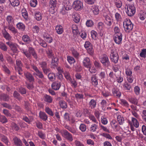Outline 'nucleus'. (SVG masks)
I'll return each mask as SVG.
<instances>
[{"label": "nucleus", "instance_id": "22", "mask_svg": "<svg viewBox=\"0 0 146 146\" xmlns=\"http://www.w3.org/2000/svg\"><path fill=\"white\" fill-rule=\"evenodd\" d=\"M51 62V65L53 66L54 67H56L57 64L58 60V59L56 56H53Z\"/></svg>", "mask_w": 146, "mask_h": 146}, {"label": "nucleus", "instance_id": "29", "mask_svg": "<svg viewBox=\"0 0 146 146\" xmlns=\"http://www.w3.org/2000/svg\"><path fill=\"white\" fill-rule=\"evenodd\" d=\"M47 56L48 58H51L54 56V53L50 48H48L46 51Z\"/></svg>", "mask_w": 146, "mask_h": 146}, {"label": "nucleus", "instance_id": "53", "mask_svg": "<svg viewBox=\"0 0 146 146\" xmlns=\"http://www.w3.org/2000/svg\"><path fill=\"white\" fill-rule=\"evenodd\" d=\"M0 122L3 123H5L8 122V120L6 117L3 115H0Z\"/></svg>", "mask_w": 146, "mask_h": 146}, {"label": "nucleus", "instance_id": "36", "mask_svg": "<svg viewBox=\"0 0 146 146\" xmlns=\"http://www.w3.org/2000/svg\"><path fill=\"white\" fill-rule=\"evenodd\" d=\"M21 13L22 15L24 18L26 20H27L28 18V14L25 8L23 9L21 11Z\"/></svg>", "mask_w": 146, "mask_h": 146}, {"label": "nucleus", "instance_id": "18", "mask_svg": "<svg viewBox=\"0 0 146 146\" xmlns=\"http://www.w3.org/2000/svg\"><path fill=\"white\" fill-rule=\"evenodd\" d=\"M23 40L25 44H28L31 42V39L29 36L26 35H24L22 37Z\"/></svg>", "mask_w": 146, "mask_h": 146}, {"label": "nucleus", "instance_id": "54", "mask_svg": "<svg viewBox=\"0 0 146 146\" xmlns=\"http://www.w3.org/2000/svg\"><path fill=\"white\" fill-rule=\"evenodd\" d=\"M69 81L72 84V86L73 87L75 88L77 87V83L76 81L74 79L71 78Z\"/></svg>", "mask_w": 146, "mask_h": 146}, {"label": "nucleus", "instance_id": "52", "mask_svg": "<svg viewBox=\"0 0 146 146\" xmlns=\"http://www.w3.org/2000/svg\"><path fill=\"white\" fill-rule=\"evenodd\" d=\"M86 50L87 52L88 53L90 56H93L94 54V50L93 48V46L88 48Z\"/></svg>", "mask_w": 146, "mask_h": 146}, {"label": "nucleus", "instance_id": "28", "mask_svg": "<svg viewBox=\"0 0 146 146\" xmlns=\"http://www.w3.org/2000/svg\"><path fill=\"white\" fill-rule=\"evenodd\" d=\"M17 28L19 29L21 31H24L25 28V27L24 24L23 23L19 22L16 25Z\"/></svg>", "mask_w": 146, "mask_h": 146}, {"label": "nucleus", "instance_id": "55", "mask_svg": "<svg viewBox=\"0 0 146 146\" xmlns=\"http://www.w3.org/2000/svg\"><path fill=\"white\" fill-rule=\"evenodd\" d=\"M98 127V125L96 124H93L91 125L90 128V131L92 132H95L96 131Z\"/></svg>", "mask_w": 146, "mask_h": 146}, {"label": "nucleus", "instance_id": "1", "mask_svg": "<svg viewBox=\"0 0 146 146\" xmlns=\"http://www.w3.org/2000/svg\"><path fill=\"white\" fill-rule=\"evenodd\" d=\"M6 20L7 21V26L5 27V28L7 27L8 29L14 34L17 33L18 32L17 31L14 27V17L11 15H8L6 18Z\"/></svg>", "mask_w": 146, "mask_h": 146}, {"label": "nucleus", "instance_id": "37", "mask_svg": "<svg viewBox=\"0 0 146 146\" xmlns=\"http://www.w3.org/2000/svg\"><path fill=\"white\" fill-rule=\"evenodd\" d=\"M48 77L49 80L52 81H53L55 80L56 74L53 73H50L48 75Z\"/></svg>", "mask_w": 146, "mask_h": 146}, {"label": "nucleus", "instance_id": "40", "mask_svg": "<svg viewBox=\"0 0 146 146\" xmlns=\"http://www.w3.org/2000/svg\"><path fill=\"white\" fill-rule=\"evenodd\" d=\"M125 73L127 76H132V70L131 68L128 66L126 67Z\"/></svg>", "mask_w": 146, "mask_h": 146}, {"label": "nucleus", "instance_id": "39", "mask_svg": "<svg viewBox=\"0 0 146 146\" xmlns=\"http://www.w3.org/2000/svg\"><path fill=\"white\" fill-rule=\"evenodd\" d=\"M117 120L119 124L120 125L123 124L124 121V118L120 115L117 116Z\"/></svg>", "mask_w": 146, "mask_h": 146}, {"label": "nucleus", "instance_id": "64", "mask_svg": "<svg viewBox=\"0 0 146 146\" xmlns=\"http://www.w3.org/2000/svg\"><path fill=\"white\" fill-rule=\"evenodd\" d=\"M141 116L143 121L146 122V110L143 111Z\"/></svg>", "mask_w": 146, "mask_h": 146}, {"label": "nucleus", "instance_id": "11", "mask_svg": "<svg viewBox=\"0 0 146 146\" xmlns=\"http://www.w3.org/2000/svg\"><path fill=\"white\" fill-rule=\"evenodd\" d=\"M122 36V34L114 35L113 39L115 42L118 44L121 43Z\"/></svg>", "mask_w": 146, "mask_h": 146}, {"label": "nucleus", "instance_id": "38", "mask_svg": "<svg viewBox=\"0 0 146 146\" xmlns=\"http://www.w3.org/2000/svg\"><path fill=\"white\" fill-rule=\"evenodd\" d=\"M62 7L68 11L70 10L72 8L71 4L69 2L65 3Z\"/></svg>", "mask_w": 146, "mask_h": 146}, {"label": "nucleus", "instance_id": "44", "mask_svg": "<svg viewBox=\"0 0 146 146\" xmlns=\"http://www.w3.org/2000/svg\"><path fill=\"white\" fill-rule=\"evenodd\" d=\"M42 15L39 12H36L35 13V18L37 21L40 20L42 18Z\"/></svg>", "mask_w": 146, "mask_h": 146}, {"label": "nucleus", "instance_id": "24", "mask_svg": "<svg viewBox=\"0 0 146 146\" xmlns=\"http://www.w3.org/2000/svg\"><path fill=\"white\" fill-rule=\"evenodd\" d=\"M0 99L4 101H8L9 100V96L5 94H0Z\"/></svg>", "mask_w": 146, "mask_h": 146}, {"label": "nucleus", "instance_id": "50", "mask_svg": "<svg viewBox=\"0 0 146 146\" xmlns=\"http://www.w3.org/2000/svg\"><path fill=\"white\" fill-rule=\"evenodd\" d=\"M1 140L6 145H8L9 143V139L7 137L4 135H2L1 137Z\"/></svg>", "mask_w": 146, "mask_h": 146}, {"label": "nucleus", "instance_id": "31", "mask_svg": "<svg viewBox=\"0 0 146 146\" xmlns=\"http://www.w3.org/2000/svg\"><path fill=\"white\" fill-rule=\"evenodd\" d=\"M11 129L13 131H17L19 129V127L15 123H12L11 125Z\"/></svg>", "mask_w": 146, "mask_h": 146}, {"label": "nucleus", "instance_id": "27", "mask_svg": "<svg viewBox=\"0 0 146 146\" xmlns=\"http://www.w3.org/2000/svg\"><path fill=\"white\" fill-rule=\"evenodd\" d=\"M138 16L141 20H143L146 18V13L142 11H140Z\"/></svg>", "mask_w": 146, "mask_h": 146}, {"label": "nucleus", "instance_id": "21", "mask_svg": "<svg viewBox=\"0 0 146 146\" xmlns=\"http://www.w3.org/2000/svg\"><path fill=\"white\" fill-rule=\"evenodd\" d=\"M112 93L113 96L117 98H119L121 96V92L117 89H113L112 90Z\"/></svg>", "mask_w": 146, "mask_h": 146}, {"label": "nucleus", "instance_id": "19", "mask_svg": "<svg viewBox=\"0 0 146 146\" xmlns=\"http://www.w3.org/2000/svg\"><path fill=\"white\" fill-rule=\"evenodd\" d=\"M44 38L45 39V40L48 43H51L53 41V38L52 37L47 33H45L43 36Z\"/></svg>", "mask_w": 146, "mask_h": 146}, {"label": "nucleus", "instance_id": "46", "mask_svg": "<svg viewBox=\"0 0 146 146\" xmlns=\"http://www.w3.org/2000/svg\"><path fill=\"white\" fill-rule=\"evenodd\" d=\"M128 100L132 104L135 105H137L138 104V100L135 98L131 97Z\"/></svg>", "mask_w": 146, "mask_h": 146}, {"label": "nucleus", "instance_id": "14", "mask_svg": "<svg viewBox=\"0 0 146 146\" xmlns=\"http://www.w3.org/2000/svg\"><path fill=\"white\" fill-rule=\"evenodd\" d=\"M61 86V84L60 82L55 81L53 82L51 84V87L54 90H58Z\"/></svg>", "mask_w": 146, "mask_h": 146}, {"label": "nucleus", "instance_id": "58", "mask_svg": "<svg viewBox=\"0 0 146 146\" xmlns=\"http://www.w3.org/2000/svg\"><path fill=\"white\" fill-rule=\"evenodd\" d=\"M36 73V75L39 78L42 79L44 80L45 78L44 76L41 71L39 70Z\"/></svg>", "mask_w": 146, "mask_h": 146}, {"label": "nucleus", "instance_id": "9", "mask_svg": "<svg viewBox=\"0 0 146 146\" xmlns=\"http://www.w3.org/2000/svg\"><path fill=\"white\" fill-rule=\"evenodd\" d=\"M82 63L84 66L86 68H90L92 66L91 62L90 61V58L88 57H86L84 59Z\"/></svg>", "mask_w": 146, "mask_h": 146}, {"label": "nucleus", "instance_id": "25", "mask_svg": "<svg viewBox=\"0 0 146 146\" xmlns=\"http://www.w3.org/2000/svg\"><path fill=\"white\" fill-rule=\"evenodd\" d=\"M22 119L28 123L30 124L33 121L34 118L32 116L30 117L29 118L26 116L23 115V116Z\"/></svg>", "mask_w": 146, "mask_h": 146}, {"label": "nucleus", "instance_id": "57", "mask_svg": "<svg viewBox=\"0 0 146 146\" xmlns=\"http://www.w3.org/2000/svg\"><path fill=\"white\" fill-rule=\"evenodd\" d=\"M3 113L7 117H11V114L9 111L6 109H3Z\"/></svg>", "mask_w": 146, "mask_h": 146}, {"label": "nucleus", "instance_id": "49", "mask_svg": "<svg viewBox=\"0 0 146 146\" xmlns=\"http://www.w3.org/2000/svg\"><path fill=\"white\" fill-rule=\"evenodd\" d=\"M114 35L122 34L121 32L120 29L119 27L117 26L115 27L114 28Z\"/></svg>", "mask_w": 146, "mask_h": 146}, {"label": "nucleus", "instance_id": "12", "mask_svg": "<svg viewBox=\"0 0 146 146\" xmlns=\"http://www.w3.org/2000/svg\"><path fill=\"white\" fill-rule=\"evenodd\" d=\"M24 75L26 79L28 80L29 82H31L34 81V78L32 74L30 72L27 71L25 72L24 73Z\"/></svg>", "mask_w": 146, "mask_h": 146}, {"label": "nucleus", "instance_id": "16", "mask_svg": "<svg viewBox=\"0 0 146 146\" xmlns=\"http://www.w3.org/2000/svg\"><path fill=\"white\" fill-rule=\"evenodd\" d=\"M2 33L3 36L6 40H11L12 37L5 29Z\"/></svg>", "mask_w": 146, "mask_h": 146}, {"label": "nucleus", "instance_id": "43", "mask_svg": "<svg viewBox=\"0 0 146 146\" xmlns=\"http://www.w3.org/2000/svg\"><path fill=\"white\" fill-rule=\"evenodd\" d=\"M60 107L62 108H66L67 107V103L64 100H60L59 102Z\"/></svg>", "mask_w": 146, "mask_h": 146}, {"label": "nucleus", "instance_id": "6", "mask_svg": "<svg viewBox=\"0 0 146 146\" xmlns=\"http://www.w3.org/2000/svg\"><path fill=\"white\" fill-rule=\"evenodd\" d=\"M100 60L103 65L108 66L110 64V62L109 60L107 55L106 54H102L100 58Z\"/></svg>", "mask_w": 146, "mask_h": 146}, {"label": "nucleus", "instance_id": "42", "mask_svg": "<svg viewBox=\"0 0 146 146\" xmlns=\"http://www.w3.org/2000/svg\"><path fill=\"white\" fill-rule=\"evenodd\" d=\"M2 70L5 73L8 74H10L11 71L7 67V66L5 64L2 65Z\"/></svg>", "mask_w": 146, "mask_h": 146}, {"label": "nucleus", "instance_id": "51", "mask_svg": "<svg viewBox=\"0 0 146 146\" xmlns=\"http://www.w3.org/2000/svg\"><path fill=\"white\" fill-rule=\"evenodd\" d=\"M67 60L68 62L70 64L75 62L74 58L73 57L70 56H67Z\"/></svg>", "mask_w": 146, "mask_h": 146}, {"label": "nucleus", "instance_id": "32", "mask_svg": "<svg viewBox=\"0 0 146 146\" xmlns=\"http://www.w3.org/2000/svg\"><path fill=\"white\" fill-rule=\"evenodd\" d=\"M45 112L49 115L52 116L54 114L52 110L48 107H46L44 109Z\"/></svg>", "mask_w": 146, "mask_h": 146}, {"label": "nucleus", "instance_id": "4", "mask_svg": "<svg viewBox=\"0 0 146 146\" xmlns=\"http://www.w3.org/2000/svg\"><path fill=\"white\" fill-rule=\"evenodd\" d=\"M110 57L112 62L114 64H116L118 62L119 56L116 49H111Z\"/></svg>", "mask_w": 146, "mask_h": 146}, {"label": "nucleus", "instance_id": "47", "mask_svg": "<svg viewBox=\"0 0 146 146\" xmlns=\"http://www.w3.org/2000/svg\"><path fill=\"white\" fill-rule=\"evenodd\" d=\"M94 25V22L91 19L87 20L86 23V25L88 27H91L93 26Z\"/></svg>", "mask_w": 146, "mask_h": 146}, {"label": "nucleus", "instance_id": "5", "mask_svg": "<svg viewBox=\"0 0 146 146\" xmlns=\"http://www.w3.org/2000/svg\"><path fill=\"white\" fill-rule=\"evenodd\" d=\"M104 23L107 28H110L113 22V19L107 15L104 16Z\"/></svg>", "mask_w": 146, "mask_h": 146}, {"label": "nucleus", "instance_id": "26", "mask_svg": "<svg viewBox=\"0 0 146 146\" xmlns=\"http://www.w3.org/2000/svg\"><path fill=\"white\" fill-rule=\"evenodd\" d=\"M44 100L48 103H51L52 101V98L49 95L45 94L44 96Z\"/></svg>", "mask_w": 146, "mask_h": 146}, {"label": "nucleus", "instance_id": "10", "mask_svg": "<svg viewBox=\"0 0 146 146\" xmlns=\"http://www.w3.org/2000/svg\"><path fill=\"white\" fill-rule=\"evenodd\" d=\"M6 44L9 46L11 50L14 52H17V45L9 41L6 42Z\"/></svg>", "mask_w": 146, "mask_h": 146}, {"label": "nucleus", "instance_id": "56", "mask_svg": "<svg viewBox=\"0 0 146 146\" xmlns=\"http://www.w3.org/2000/svg\"><path fill=\"white\" fill-rule=\"evenodd\" d=\"M100 103L101 105V107L102 110H105L106 108L107 104V102L106 101L104 100H102Z\"/></svg>", "mask_w": 146, "mask_h": 146}, {"label": "nucleus", "instance_id": "17", "mask_svg": "<svg viewBox=\"0 0 146 146\" xmlns=\"http://www.w3.org/2000/svg\"><path fill=\"white\" fill-rule=\"evenodd\" d=\"M89 107L90 109H94L96 106V101L94 99H92L88 103Z\"/></svg>", "mask_w": 146, "mask_h": 146}, {"label": "nucleus", "instance_id": "45", "mask_svg": "<svg viewBox=\"0 0 146 146\" xmlns=\"http://www.w3.org/2000/svg\"><path fill=\"white\" fill-rule=\"evenodd\" d=\"M114 3L116 7L118 8H120L122 6V2L120 0H115Z\"/></svg>", "mask_w": 146, "mask_h": 146}, {"label": "nucleus", "instance_id": "41", "mask_svg": "<svg viewBox=\"0 0 146 146\" xmlns=\"http://www.w3.org/2000/svg\"><path fill=\"white\" fill-rule=\"evenodd\" d=\"M92 9L95 15H97L99 13V10L97 6L95 5L92 6Z\"/></svg>", "mask_w": 146, "mask_h": 146}, {"label": "nucleus", "instance_id": "48", "mask_svg": "<svg viewBox=\"0 0 146 146\" xmlns=\"http://www.w3.org/2000/svg\"><path fill=\"white\" fill-rule=\"evenodd\" d=\"M72 55L76 58H78L79 55V53L74 48H72Z\"/></svg>", "mask_w": 146, "mask_h": 146}, {"label": "nucleus", "instance_id": "13", "mask_svg": "<svg viewBox=\"0 0 146 146\" xmlns=\"http://www.w3.org/2000/svg\"><path fill=\"white\" fill-rule=\"evenodd\" d=\"M13 141L15 145L16 146H22L23 143L20 139L17 136H15L13 138Z\"/></svg>", "mask_w": 146, "mask_h": 146}, {"label": "nucleus", "instance_id": "20", "mask_svg": "<svg viewBox=\"0 0 146 146\" xmlns=\"http://www.w3.org/2000/svg\"><path fill=\"white\" fill-rule=\"evenodd\" d=\"M98 80L96 75H93L91 78V83L92 85L96 86L98 84Z\"/></svg>", "mask_w": 146, "mask_h": 146}, {"label": "nucleus", "instance_id": "3", "mask_svg": "<svg viewBox=\"0 0 146 146\" xmlns=\"http://www.w3.org/2000/svg\"><path fill=\"white\" fill-rule=\"evenodd\" d=\"M125 9L126 13L129 16L131 17L135 13V8L133 5H126Z\"/></svg>", "mask_w": 146, "mask_h": 146}, {"label": "nucleus", "instance_id": "61", "mask_svg": "<svg viewBox=\"0 0 146 146\" xmlns=\"http://www.w3.org/2000/svg\"><path fill=\"white\" fill-rule=\"evenodd\" d=\"M22 52L25 55L26 57L28 58H31V54L30 53L28 52L27 50L23 49L22 50Z\"/></svg>", "mask_w": 146, "mask_h": 146}, {"label": "nucleus", "instance_id": "7", "mask_svg": "<svg viewBox=\"0 0 146 146\" xmlns=\"http://www.w3.org/2000/svg\"><path fill=\"white\" fill-rule=\"evenodd\" d=\"M62 136L67 140L69 141H72L73 140L72 135L67 131L63 130L61 132Z\"/></svg>", "mask_w": 146, "mask_h": 146}, {"label": "nucleus", "instance_id": "15", "mask_svg": "<svg viewBox=\"0 0 146 146\" xmlns=\"http://www.w3.org/2000/svg\"><path fill=\"white\" fill-rule=\"evenodd\" d=\"M39 116L40 119L44 121H46L47 120L48 115L43 111H40L39 112Z\"/></svg>", "mask_w": 146, "mask_h": 146}, {"label": "nucleus", "instance_id": "34", "mask_svg": "<svg viewBox=\"0 0 146 146\" xmlns=\"http://www.w3.org/2000/svg\"><path fill=\"white\" fill-rule=\"evenodd\" d=\"M131 121L134 126L136 128H137L139 125V123L138 121L135 118L132 117Z\"/></svg>", "mask_w": 146, "mask_h": 146}, {"label": "nucleus", "instance_id": "62", "mask_svg": "<svg viewBox=\"0 0 146 146\" xmlns=\"http://www.w3.org/2000/svg\"><path fill=\"white\" fill-rule=\"evenodd\" d=\"M16 67H23V65L21 61L19 59L16 60Z\"/></svg>", "mask_w": 146, "mask_h": 146}, {"label": "nucleus", "instance_id": "60", "mask_svg": "<svg viewBox=\"0 0 146 146\" xmlns=\"http://www.w3.org/2000/svg\"><path fill=\"white\" fill-rule=\"evenodd\" d=\"M89 118L94 123L97 124L98 123V122L96 120L95 117L94 115L92 114L90 115L89 116Z\"/></svg>", "mask_w": 146, "mask_h": 146}, {"label": "nucleus", "instance_id": "59", "mask_svg": "<svg viewBox=\"0 0 146 146\" xmlns=\"http://www.w3.org/2000/svg\"><path fill=\"white\" fill-rule=\"evenodd\" d=\"M64 127L72 133H75L76 132V131L75 129L69 126L65 125L64 126Z\"/></svg>", "mask_w": 146, "mask_h": 146}, {"label": "nucleus", "instance_id": "63", "mask_svg": "<svg viewBox=\"0 0 146 146\" xmlns=\"http://www.w3.org/2000/svg\"><path fill=\"white\" fill-rule=\"evenodd\" d=\"M139 55L141 57L145 58L146 57V49H142Z\"/></svg>", "mask_w": 146, "mask_h": 146}, {"label": "nucleus", "instance_id": "8", "mask_svg": "<svg viewBox=\"0 0 146 146\" xmlns=\"http://www.w3.org/2000/svg\"><path fill=\"white\" fill-rule=\"evenodd\" d=\"M73 6L76 10L80 11L83 9V3L80 1L76 0L73 2Z\"/></svg>", "mask_w": 146, "mask_h": 146}, {"label": "nucleus", "instance_id": "2", "mask_svg": "<svg viewBox=\"0 0 146 146\" xmlns=\"http://www.w3.org/2000/svg\"><path fill=\"white\" fill-rule=\"evenodd\" d=\"M123 26L125 31L129 32L133 29V25L129 19H125L123 22Z\"/></svg>", "mask_w": 146, "mask_h": 146}, {"label": "nucleus", "instance_id": "23", "mask_svg": "<svg viewBox=\"0 0 146 146\" xmlns=\"http://www.w3.org/2000/svg\"><path fill=\"white\" fill-rule=\"evenodd\" d=\"M55 29L57 33L59 35L62 34L63 32L62 27L60 25H57L56 26Z\"/></svg>", "mask_w": 146, "mask_h": 146}, {"label": "nucleus", "instance_id": "33", "mask_svg": "<svg viewBox=\"0 0 146 146\" xmlns=\"http://www.w3.org/2000/svg\"><path fill=\"white\" fill-rule=\"evenodd\" d=\"M11 5L13 7L19 5L20 2L19 0H9Z\"/></svg>", "mask_w": 146, "mask_h": 146}, {"label": "nucleus", "instance_id": "30", "mask_svg": "<svg viewBox=\"0 0 146 146\" xmlns=\"http://www.w3.org/2000/svg\"><path fill=\"white\" fill-rule=\"evenodd\" d=\"M13 96L19 101H21L22 100V97L20 94L17 91H14L13 94Z\"/></svg>", "mask_w": 146, "mask_h": 146}, {"label": "nucleus", "instance_id": "35", "mask_svg": "<svg viewBox=\"0 0 146 146\" xmlns=\"http://www.w3.org/2000/svg\"><path fill=\"white\" fill-rule=\"evenodd\" d=\"M104 26V23L100 21L97 24V28L99 30L101 31L103 30Z\"/></svg>", "mask_w": 146, "mask_h": 146}]
</instances>
